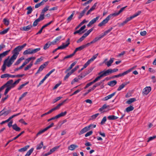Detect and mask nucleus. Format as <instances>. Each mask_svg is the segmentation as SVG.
<instances>
[{"label":"nucleus","instance_id":"nucleus-44","mask_svg":"<svg viewBox=\"0 0 156 156\" xmlns=\"http://www.w3.org/2000/svg\"><path fill=\"white\" fill-rule=\"evenodd\" d=\"M10 51V50H9L4 51L1 54V55H2V58L7 55L8 54V52H9Z\"/></svg>","mask_w":156,"mask_h":156},{"label":"nucleus","instance_id":"nucleus-7","mask_svg":"<svg viewBox=\"0 0 156 156\" xmlns=\"http://www.w3.org/2000/svg\"><path fill=\"white\" fill-rule=\"evenodd\" d=\"M24 132H25L24 131H22L20 133H19L18 135L14 137L13 139H12V140H9L8 141V142L5 145V147H6V146H7L8 144L10 142L12 141L13 140H15L16 139L19 137H20L21 135H22L24 133Z\"/></svg>","mask_w":156,"mask_h":156},{"label":"nucleus","instance_id":"nucleus-30","mask_svg":"<svg viewBox=\"0 0 156 156\" xmlns=\"http://www.w3.org/2000/svg\"><path fill=\"white\" fill-rule=\"evenodd\" d=\"M75 14V11H73L71 15L67 19V23L69 22L72 20V18Z\"/></svg>","mask_w":156,"mask_h":156},{"label":"nucleus","instance_id":"nucleus-20","mask_svg":"<svg viewBox=\"0 0 156 156\" xmlns=\"http://www.w3.org/2000/svg\"><path fill=\"white\" fill-rule=\"evenodd\" d=\"M9 58V57H8V58H7V59H6L4 61V64L2 66V70L3 72H4L5 71V69L6 68V63L7 62V61H8Z\"/></svg>","mask_w":156,"mask_h":156},{"label":"nucleus","instance_id":"nucleus-28","mask_svg":"<svg viewBox=\"0 0 156 156\" xmlns=\"http://www.w3.org/2000/svg\"><path fill=\"white\" fill-rule=\"evenodd\" d=\"M104 37L103 35L101 34L99 35V36L98 37H95L94 40L93 41L94 42H96L100 40L101 38L103 37Z\"/></svg>","mask_w":156,"mask_h":156},{"label":"nucleus","instance_id":"nucleus-6","mask_svg":"<svg viewBox=\"0 0 156 156\" xmlns=\"http://www.w3.org/2000/svg\"><path fill=\"white\" fill-rule=\"evenodd\" d=\"M100 16H98L96 17L93 19L89 22V23L87 25V26L88 27H90L91 25L95 23L98 20Z\"/></svg>","mask_w":156,"mask_h":156},{"label":"nucleus","instance_id":"nucleus-50","mask_svg":"<svg viewBox=\"0 0 156 156\" xmlns=\"http://www.w3.org/2000/svg\"><path fill=\"white\" fill-rule=\"evenodd\" d=\"M4 24L6 26H8L9 25V20H7V19L6 18H4L3 19V20Z\"/></svg>","mask_w":156,"mask_h":156},{"label":"nucleus","instance_id":"nucleus-27","mask_svg":"<svg viewBox=\"0 0 156 156\" xmlns=\"http://www.w3.org/2000/svg\"><path fill=\"white\" fill-rule=\"evenodd\" d=\"M136 100L135 98H133L129 99L126 102V103L128 104H130L133 102L136 101Z\"/></svg>","mask_w":156,"mask_h":156},{"label":"nucleus","instance_id":"nucleus-43","mask_svg":"<svg viewBox=\"0 0 156 156\" xmlns=\"http://www.w3.org/2000/svg\"><path fill=\"white\" fill-rule=\"evenodd\" d=\"M99 115V113H98L92 115L90 119L89 120H92L95 119Z\"/></svg>","mask_w":156,"mask_h":156},{"label":"nucleus","instance_id":"nucleus-63","mask_svg":"<svg viewBox=\"0 0 156 156\" xmlns=\"http://www.w3.org/2000/svg\"><path fill=\"white\" fill-rule=\"evenodd\" d=\"M93 133V131H90L88 132H87L85 134V136L87 137L88 136H89L91 135Z\"/></svg>","mask_w":156,"mask_h":156},{"label":"nucleus","instance_id":"nucleus-49","mask_svg":"<svg viewBox=\"0 0 156 156\" xmlns=\"http://www.w3.org/2000/svg\"><path fill=\"white\" fill-rule=\"evenodd\" d=\"M79 66H76L75 68L73 69L72 70H71L70 72H69L72 74L77 69L79 68Z\"/></svg>","mask_w":156,"mask_h":156},{"label":"nucleus","instance_id":"nucleus-36","mask_svg":"<svg viewBox=\"0 0 156 156\" xmlns=\"http://www.w3.org/2000/svg\"><path fill=\"white\" fill-rule=\"evenodd\" d=\"M27 9L28 10V11L27 12V15L30 14L33 11L32 8V7L30 6L28 7L27 8Z\"/></svg>","mask_w":156,"mask_h":156},{"label":"nucleus","instance_id":"nucleus-12","mask_svg":"<svg viewBox=\"0 0 156 156\" xmlns=\"http://www.w3.org/2000/svg\"><path fill=\"white\" fill-rule=\"evenodd\" d=\"M32 27V26L31 25H28L27 26L23 27L20 28V30H22L25 31H28L31 29Z\"/></svg>","mask_w":156,"mask_h":156},{"label":"nucleus","instance_id":"nucleus-62","mask_svg":"<svg viewBox=\"0 0 156 156\" xmlns=\"http://www.w3.org/2000/svg\"><path fill=\"white\" fill-rule=\"evenodd\" d=\"M85 12L84 11H83L78 16L79 19H80L84 15Z\"/></svg>","mask_w":156,"mask_h":156},{"label":"nucleus","instance_id":"nucleus-38","mask_svg":"<svg viewBox=\"0 0 156 156\" xmlns=\"http://www.w3.org/2000/svg\"><path fill=\"white\" fill-rule=\"evenodd\" d=\"M24 58L23 57H21L19 59H18L16 62L15 63L14 65H18L19 64L21 61L23 60Z\"/></svg>","mask_w":156,"mask_h":156},{"label":"nucleus","instance_id":"nucleus-29","mask_svg":"<svg viewBox=\"0 0 156 156\" xmlns=\"http://www.w3.org/2000/svg\"><path fill=\"white\" fill-rule=\"evenodd\" d=\"M134 108L133 106H130L126 109L125 111L127 112H129L131 111H133L134 109Z\"/></svg>","mask_w":156,"mask_h":156},{"label":"nucleus","instance_id":"nucleus-19","mask_svg":"<svg viewBox=\"0 0 156 156\" xmlns=\"http://www.w3.org/2000/svg\"><path fill=\"white\" fill-rule=\"evenodd\" d=\"M66 100H67V99H66V100H64L62 102L59 103L56 106L53 108V109L55 111V110H56L59 109L60 107L61 106H62V105L65 103V102L66 101Z\"/></svg>","mask_w":156,"mask_h":156},{"label":"nucleus","instance_id":"nucleus-57","mask_svg":"<svg viewBox=\"0 0 156 156\" xmlns=\"http://www.w3.org/2000/svg\"><path fill=\"white\" fill-rule=\"evenodd\" d=\"M90 63L91 62H90L88 60L83 65V68L85 69L86 68Z\"/></svg>","mask_w":156,"mask_h":156},{"label":"nucleus","instance_id":"nucleus-15","mask_svg":"<svg viewBox=\"0 0 156 156\" xmlns=\"http://www.w3.org/2000/svg\"><path fill=\"white\" fill-rule=\"evenodd\" d=\"M89 129L87 126H86L82 129L79 133V135L82 134L86 132L87 131L89 130Z\"/></svg>","mask_w":156,"mask_h":156},{"label":"nucleus","instance_id":"nucleus-25","mask_svg":"<svg viewBox=\"0 0 156 156\" xmlns=\"http://www.w3.org/2000/svg\"><path fill=\"white\" fill-rule=\"evenodd\" d=\"M12 128L13 129L16 131H19L21 130V128L18 127L16 124L12 125Z\"/></svg>","mask_w":156,"mask_h":156},{"label":"nucleus","instance_id":"nucleus-48","mask_svg":"<svg viewBox=\"0 0 156 156\" xmlns=\"http://www.w3.org/2000/svg\"><path fill=\"white\" fill-rule=\"evenodd\" d=\"M128 73H127L126 71H125L122 73H120V74H118V77L124 76V75H126Z\"/></svg>","mask_w":156,"mask_h":156},{"label":"nucleus","instance_id":"nucleus-1","mask_svg":"<svg viewBox=\"0 0 156 156\" xmlns=\"http://www.w3.org/2000/svg\"><path fill=\"white\" fill-rule=\"evenodd\" d=\"M27 45L26 43H25L21 46H19L15 48L13 51L12 53L16 55H18L19 53V51H21L22 49L25 47Z\"/></svg>","mask_w":156,"mask_h":156},{"label":"nucleus","instance_id":"nucleus-26","mask_svg":"<svg viewBox=\"0 0 156 156\" xmlns=\"http://www.w3.org/2000/svg\"><path fill=\"white\" fill-rule=\"evenodd\" d=\"M29 145H27L24 147L18 150V151L20 152H24L27 151V149L29 147Z\"/></svg>","mask_w":156,"mask_h":156},{"label":"nucleus","instance_id":"nucleus-59","mask_svg":"<svg viewBox=\"0 0 156 156\" xmlns=\"http://www.w3.org/2000/svg\"><path fill=\"white\" fill-rule=\"evenodd\" d=\"M61 83L62 82L61 81L59 82L58 83H57L55 85L53 88V89L55 90L57 88V87H58L61 84Z\"/></svg>","mask_w":156,"mask_h":156},{"label":"nucleus","instance_id":"nucleus-46","mask_svg":"<svg viewBox=\"0 0 156 156\" xmlns=\"http://www.w3.org/2000/svg\"><path fill=\"white\" fill-rule=\"evenodd\" d=\"M9 30V28H8L6 29H5V30H3L2 31L0 32V34L2 35V34H6L8 32V31Z\"/></svg>","mask_w":156,"mask_h":156},{"label":"nucleus","instance_id":"nucleus-58","mask_svg":"<svg viewBox=\"0 0 156 156\" xmlns=\"http://www.w3.org/2000/svg\"><path fill=\"white\" fill-rule=\"evenodd\" d=\"M86 30H84L82 31L81 32H80L78 30H76V31H75L74 32L73 34L75 35L77 34H82L84 33Z\"/></svg>","mask_w":156,"mask_h":156},{"label":"nucleus","instance_id":"nucleus-2","mask_svg":"<svg viewBox=\"0 0 156 156\" xmlns=\"http://www.w3.org/2000/svg\"><path fill=\"white\" fill-rule=\"evenodd\" d=\"M69 41V39H68V40L66 41V44H65L64 43H63L61 45L58 47L57 48H56L54 50L52 51V53H54L58 49H62L67 47L70 44Z\"/></svg>","mask_w":156,"mask_h":156},{"label":"nucleus","instance_id":"nucleus-54","mask_svg":"<svg viewBox=\"0 0 156 156\" xmlns=\"http://www.w3.org/2000/svg\"><path fill=\"white\" fill-rule=\"evenodd\" d=\"M9 74L6 73L2 75L1 76V77L2 78H4L7 77H9Z\"/></svg>","mask_w":156,"mask_h":156},{"label":"nucleus","instance_id":"nucleus-60","mask_svg":"<svg viewBox=\"0 0 156 156\" xmlns=\"http://www.w3.org/2000/svg\"><path fill=\"white\" fill-rule=\"evenodd\" d=\"M107 119H106V116H105L103 117L102 119V120L101 122V125H102L105 123V122L106 121Z\"/></svg>","mask_w":156,"mask_h":156},{"label":"nucleus","instance_id":"nucleus-41","mask_svg":"<svg viewBox=\"0 0 156 156\" xmlns=\"http://www.w3.org/2000/svg\"><path fill=\"white\" fill-rule=\"evenodd\" d=\"M112 27H110L108 30L105 31L104 33H102L104 36L106 35L112 29Z\"/></svg>","mask_w":156,"mask_h":156},{"label":"nucleus","instance_id":"nucleus-53","mask_svg":"<svg viewBox=\"0 0 156 156\" xmlns=\"http://www.w3.org/2000/svg\"><path fill=\"white\" fill-rule=\"evenodd\" d=\"M12 88L11 87H7V88L5 90V92L4 93V94L5 95L8 93V92L10 90V89Z\"/></svg>","mask_w":156,"mask_h":156},{"label":"nucleus","instance_id":"nucleus-33","mask_svg":"<svg viewBox=\"0 0 156 156\" xmlns=\"http://www.w3.org/2000/svg\"><path fill=\"white\" fill-rule=\"evenodd\" d=\"M127 83H123L117 89V90H120L122 89L123 88L125 87V86L127 85Z\"/></svg>","mask_w":156,"mask_h":156},{"label":"nucleus","instance_id":"nucleus-47","mask_svg":"<svg viewBox=\"0 0 156 156\" xmlns=\"http://www.w3.org/2000/svg\"><path fill=\"white\" fill-rule=\"evenodd\" d=\"M13 62H13V61L9 59V61L8 62H7L6 65L8 67H9Z\"/></svg>","mask_w":156,"mask_h":156},{"label":"nucleus","instance_id":"nucleus-56","mask_svg":"<svg viewBox=\"0 0 156 156\" xmlns=\"http://www.w3.org/2000/svg\"><path fill=\"white\" fill-rule=\"evenodd\" d=\"M34 150V148H32L29 151H28L27 152V154H28L29 156H30L31 154L32 153Z\"/></svg>","mask_w":156,"mask_h":156},{"label":"nucleus","instance_id":"nucleus-64","mask_svg":"<svg viewBox=\"0 0 156 156\" xmlns=\"http://www.w3.org/2000/svg\"><path fill=\"white\" fill-rule=\"evenodd\" d=\"M69 150L71 151H73L75 149V147H74V144H72L70 145L68 147Z\"/></svg>","mask_w":156,"mask_h":156},{"label":"nucleus","instance_id":"nucleus-51","mask_svg":"<svg viewBox=\"0 0 156 156\" xmlns=\"http://www.w3.org/2000/svg\"><path fill=\"white\" fill-rule=\"evenodd\" d=\"M17 57V55H15V54H13V55L11 57L10 59L12 61H13V62H14V60Z\"/></svg>","mask_w":156,"mask_h":156},{"label":"nucleus","instance_id":"nucleus-17","mask_svg":"<svg viewBox=\"0 0 156 156\" xmlns=\"http://www.w3.org/2000/svg\"><path fill=\"white\" fill-rule=\"evenodd\" d=\"M66 100H67V99H66V100H64L62 102L59 103L56 106L53 108V109L55 111V110H56L59 109L60 107L61 106H62V105L65 103V102L66 101Z\"/></svg>","mask_w":156,"mask_h":156},{"label":"nucleus","instance_id":"nucleus-4","mask_svg":"<svg viewBox=\"0 0 156 156\" xmlns=\"http://www.w3.org/2000/svg\"><path fill=\"white\" fill-rule=\"evenodd\" d=\"M48 62L47 61L44 62L42 65H41L39 67L37 72L35 73V75H36L37 74L39 73L40 72L42 71L43 69L45 68L47 65H48Z\"/></svg>","mask_w":156,"mask_h":156},{"label":"nucleus","instance_id":"nucleus-5","mask_svg":"<svg viewBox=\"0 0 156 156\" xmlns=\"http://www.w3.org/2000/svg\"><path fill=\"white\" fill-rule=\"evenodd\" d=\"M49 6L46 5L42 10L41 14L40 15V16L43 19H44V13L45 12L48 10Z\"/></svg>","mask_w":156,"mask_h":156},{"label":"nucleus","instance_id":"nucleus-61","mask_svg":"<svg viewBox=\"0 0 156 156\" xmlns=\"http://www.w3.org/2000/svg\"><path fill=\"white\" fill-rule=\"evenodd\" d=\"M59 147V146H57L53 148L52 149H51L50 151L52 153L54 151H55V150L58 149Z\"/></svg>","mask_w":156,"mask_h":156},{"label":"nucleus","instance_id":"nucleus-13","mask_svg":"<svg viewBox=\"0 0 156 156\" xmlns=\"http://www.w3.org/2000/svg\"><path fill=\"white\" fill-rule=\"evenodd\" d=\"M44 20V19H43V18H42L41 17H40L39 16V17L38 18H37V19L36 20H35V21L34 22L32 26H34V27L36 26L37 25V24L38 23V22H39L41 20Z\"/></svg>","mask_w":156,"mask_h":156},{"label":"nucleus","instance_id":"nucleus-37","mask_svg":"<svg viewBox=\"0 0 156 156\" xmlns=\"http://www.w3.org/2000/svg\"><path fill=\"white\" fill-rule=\"evenodd\" d=\"M51 42L49 43V42L46 44L44 46L43 49L45 50L49 48L51 44Z\"/></svg>","mask_w":156,"mask_h":156},{"label":"nucleus","instance_id":"nucleus-23","mask_svg":"<svg viewBox=\"0 0 156 156\" xmlns=\"http://www.w3.org/2000/svg\"><path fill=\"white\" fill-rule=\"evenodd\" d=\"M13 82V80H10L8 81L5 84H4L5 87H10L11 86Z\"/></svg>","mask_w":156,"mask_h":156},{"label":"nucleus","instance_id":"nucleus-9","mask_svg":"<svg viewBox=\"0 0 156 156\" xmlns=\"http://www.w3.org/2000/svg\"><path fill=\"white\" fill-rule=\"evenodd\" d=\"M20 113H17L16 114H15V115H12V116L10 117L9 118V119H8L7 120L5 121H2L1 123V124H2L5 123V122H9L10 120L11 119H12V118H14L16 116H17L20 115Z\"/></svg>","mask_w":156,"mask_h":156},{"label":"nucleus","instance_id":"nucleus-52","mask_svg":"<svg viewBox=\"0 0 156 156\" xmlns=\"http://www.w3.org/2000/svg\"><path fill=\"white\" fill-rule=\"evenodd\" d=\"M40 50L41 48H38L34 49H32V54L35 53L39 51Z\"/></svg>","mask_w":156,"mask_h":156},{"label":"nucleus","instance_id":"nucleus-3","mask_svg":"<svg viewBox=\"0 0 156 156\" xmlns=\"http://www.w3.org/2000/svg\"><path fill=\"white\" fill-rule=\"evenodd\" d=\"M112 17L111 14L108 15L105 19L99 23L98 24V26L101 27L104 26L107 23L110 19Z\"/></svg>","mask_w":156,"mask_h":156},{"label":"nucleus","instance_id":"nucleus-24","mask_svg":"<svg viewBox=\"0 0 156 156\" xmlns=\"http://www.w3.org/2000/svg\"><path fill=\"white\" fill-rule=\"evenodd\" d=\"M117 82L116 80H114L108 82V85L111 87H113L117 84Z\"/></svg>","mask_w":156,"mask_h":156},{"label":"nucleus","instance_id":"nucleus-45","mask_svg":"<svg viewBox=\"0 0 156 156\" xmlns=\"http://www.w3.org/2000/svg\"><path fill=\"white\" fill-rule=\"evenodd\" d=\"M43 145V142L41 141L40 144L37 145L36 149L37 150H39L41 149L42 148Z\"/></svg>","mask_w":156,"mask_h":156},{"label":"nucleus","instance_id":"nucleus-55","mask_svg":"<svg viewBox=\"0 0 156 156\" xmlns=\"http://www.w3.org/2000/svg\"><path fill=\"white\" fill-rule=\"evenodd\" d=\"M62 98V97H58L56 98H55L54 99L53 101V103H55L57 101L60 100Z\"/></svg>","mask_w":156,"mask_h":156},{"label":"nucleus","instance_id":"nucleus-40","mask_svg":"<svg viewBox=\"0 0 156 156\" xmlns=\"http://www.w3.org/2000/svg\"><path fill=\"white\" fill-rule=\"evenodd\" d=\"M98 55V53H97L94 55L89 60V61L91 62H93L97 57Z\"/></svg>","mask_w":156,"mask_h":156},{"label":"nucleus","instance_id":"nucleus-39","mask_svg":"<svg viewBox=\"0 0 156 156\" xmlns=\"http://www.w3.org/2000/svg\"><path fill=\"white\" fill-rule=\"evenodd\" d=\"M54 110L52 108L48 112H46V113H45L42 115H41V117H43V116L47 115H48V114H49L50 113H51V112H52L53 111H54Z\"/></svg>","mask_w":156,"mask_h":156},{"label":"nucleus","instance_id":"nucleus-8","mask_svg":"<svg viewBox=\"0 0 156 156\" xmlns=\"http://www.w3.org/2000/svg\"><path fill=\"white\" fill-rule=\"evenodd\" d=\"M127 7V6L122 7L118 12H114L111 14L112 16H116L119 15L120 13L122 12L124 9Z\"/></svg>","mask_w":156,"mask_h":156},{"label":"nucleus","instance_id":"nucleus-31","mask_svg":"<svg viewBox=\"0 0 156 156\" xmlns=\"http://www.w3.org/2000/svg\"><path fill=\"white\" fill-rule=\"evenodd\" d=\"M118 118V117L114 115H110L108 116V119L109 120H113L116 119Z\"/></svg>","mask_w":156,"mask_h":156},{"label":"nucleus","instance_id":"nucleus-11","mask_svg":"<svg viewBox=\"0 0 156 156\" xmlns=\"http://www.w3.org/2000/svg\"><path fill=\"white\" fill-rule=\"evenodd\" d=\"M151 88L150 87H147L143 90V93L145 95H147L151 91Z\"/></svg>","mask_w":156,"mask_h":156},{"label":"nucleus","instance_id":"nucleus-35","mask_svg":"<svg viewBox=\"0 0 156 156\" xmlns=\"http://www.w3.org/2000/svg\"><path fill=\"white\" fill-rule=\"evenodd\" d=\"M66 113L67 112L66 111H65L64 112H61L60 114L57 115V117L58 119L60 117L65 116L66 115Z\"/></svg>","mask_w":156,"mask_h":156},{"label":"nucleus","instance_id":"nucleus-32","mask_svg":"<svg viewBox=\"0 0 156 156\" xmlns=\"http://www.w3.org/2000/svg\"><path fill=\"white\" fill-rule=\"evenodd\" d=\"M33 65V62H31L30 63L27 65L26 67H25L24 69L25 71H27L29 69L32 67Z\"/></svg>","mask_w":156,"mask_h":156},{"label":"nucleus","instance_id":"nucleus-10","mask_svg":"<svg viewBox=\"0 0 156 156\" xmlns=\"http://www.w3.org/2000/svg\"><path fill=\"white\" fill-rule=\"evenodd\" d=\"M102 73H103L101 74L103 77L106 76L107 75H108L109 74L111 73L110 69H108L105 71L101 72L98 74H100Z\"/></svg>","mask_w":156,"mask_h":156},{"label":"nucleus","instance_id":"nucleus-14","mask_svg":"<svg viewBox=\"0 0 156 156\" xmlns=\"http://www.w3.org/2000/svg\"><path fill=\"white\" fill-rule=\"evenodd\" d=\"M115 94L116 92H114L112 94H111L109 95L106 97H105L104 98H103V100L104 101L108 100L111 98L113 96H114L115 95Z\"/></svg>","mask_w":156,"mask_h":156},{"label":"nucleus","instance_id":"nucleus-18","mask_svg":"<svg viewBox=\"0 0 156 156\" xmlns=\"http://www.w3.org/2000/svg\"><path fill=\"white\" fill-rule=\"evenodd\" d=\"M66 100H67V99H66V100H64L62 102L59 103L56 106L53 108V109L55 111V110H56L59 109L60 107L61 106H62V105L65 103V102L66 101Z\"/></svg>","mask_w":156,"mask_h":156},{"label":"nucleus","instance_id":"nucleus-34","mask_svg":"<svg viewBox=\"0 0 156 156\" xmlns=\"http://www.w3.org/2000/svg\"><path fill=\"white\" fill-rule=\"evenodd\" d=\"M21 80V79H19L16 81L14 83H12V84L11 85V87L12 88L16 86V84L19 83V82Z\"/></svg>","mask_w":156,"mask_h":156},{"label":"nucleus","instance_id":"nucleus-21","mask_svg":"<svg viewBox=\"0 0 156 156\" xmlns=\"http://www.w3.org/2000/svg\"><path fill=\"white\" fill-rule=\"evenodd\" d=\"M23 54L24 55L32 54V49L30 48H29L27 49L26 50L23 52Z\"/></svg>","mask_w":156,"mask_h":156},{"label":"nucleus","instance_id":"nucleus-16","mask_svg":"<svg viewBox=\"0 0 156 156\" xmlns=\"http://www.w3.org/2000/svg\"><path fill=\"white\" fill-rule=\"evenodd\" d=\"M66 100H67V99H66V100H64L62 102L59 103L56 106L53 108V109L55 111V110H56L59 109L60 107L61 106H62V105L65 103V102L66 101Z\"/></svg>","mask_w":156,"mask_h":156},{"label":"nucleus","instance_id":"nucleus-22","mask_svg":"<svg viewBox=\"0 0 156 156\" xmlns=\"http://www.w3.org/2000/svg\"><path fill=\"white\" fill-rule=\"evenodd\" d=\"M114 59V58H111L109 61L105 62V64L107 65L108 67H109L113 62Z\"/></svg>","mask_w":156,"mask_h":156},{"label":"nucleus","instance_id":"nucleus-42","mask_svg":"<svg viewBox=\"0 0 156 156\" xmlns=\"http://www.w3.org/2000/svg\"><path fill=\"white\" fill-rule=\"evenodd\" d=\"M29 83V81H27L26 82V83H23L22 85H21L18 88V89L19 90H20L21 89H22L23 87L28 84Z\"/></svg>","mask_w":156,"mask_h":156}]
</instances>
